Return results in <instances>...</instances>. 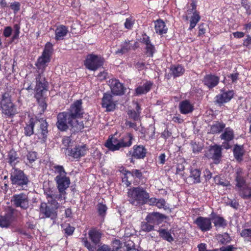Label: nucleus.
<instances>
[{
	"label": "nucleus",
	"instance_id": "f257e3e1",
	"mask_svg": "<svg viewBox=\"0 0 251 251\" xmlns=\"http://www.w3.org/2000/svg\"><path fill=\"white\" fill-rule=\"evenodd\" d=\"M53 48L50 42L46 43L43 53L36 63L38 75L36 76V84L35 88V97L38 100L41 98L42 93L47 87V81L43 74L50 60Z\"/></svg>",
	"mask_w": 251,
	"mask_h": 251
},
{
	"label": "nucleus",
	"instance_id": "f03ea898",
	"mask_svg": "<svg viewBox=\"0 0 251 251\" xmlns=\"http://www.w3.org/2000/svg\"><path fill=\"white\" fill-rule=\"evenodd\" d=\"M55 180L56 183L58 192L48 191L46 192V198L50 203L55 207L59 206L57 201L63 203L65 201L66 192V190L70 184V178L67 176H56Z\"/></svg>",
	"mask_w": 251,
	"mask_h": 251
},
{
	"label": "nucleus",
	"instance_id": "7ed1b4c3",
	"mask_svg": "<svg viewBox=\"0 0 251 251\" xmlns=\"http://www.w3.org/2000/svg\"><path fill=\"white\" fill-rule=\"evenodd\" d=\"M57 118L56 126L61 131H66L71 127L74 131L75 132L81 130L84 127L82 122L75 121L66 112L59 113Z\"/></svg>",
	"mask_w": 251,
	"mask_h": 251
},
{
	"label": "nucleus",
	"instance_id": "20e7f679",
	"mask_svg": "<svg viewBox=\"0 0 251 251\" xmlns=\"http://www.w3.org/2000/svg\"><path fill=\"white\" fill-rule=\"evenodd\" d=\"M129 201L132 205H143L147 203L149 198V193L146 188L142 186L133 187L128 190L127 192Z\"/></svg>",
	"mask_w": 251,
	"mask_h": 251
},
{
	"label": "nucleus",
	"instance_id": "39448f33",
	"mask_svg": "<svg viewBox=\"0 0 251 251\" xmlns=\"http://www.w3.org/2000/svg\"><path fill=\"white\" fill-rule=\"evenodd\" d=\"M0 108L2 114L6 117H13L18 113L16 105L12 102L9 92H5L1 95Z\"/></svg>",
	"mask_w": 251,
	"mask_h": 251
},
{
	"label": "nucleus",
	"instance_id": "423d86ee",
	"mask_svg": "<svg viewBox=\"0 0 251 251\" xmlns=\"http://www.w3.org/2000/svg\"><path fill=\"white\" fill-rule=\"evenodd\" d=\"M236 174V186L239 191V195L244 199L251 198V183H246L241 169L237 170Z\"/></svg>",
	"mask_w": 251,
	"mask_h": 251
},
{
	"label": "nucleus",
	"instance_id": "0eeeda50",
	"mask_svg": "<svg viewBox=\"0 0 251 251\" xmlns=\"http://www.w3.org/2000/svg\"><path fill=\"white\" fill-rule=\"evenodd\" d=\"M10 179L13 185L20 189L24 190L27 187L28 177L21 170L13 168L10 174Z\"/></svg>",
	"mask_w": 251,
	"mask_h": 251
},
{
	"label": "nucleus",
	"instance_id": "6e6552de",
	"mask_svg": "<svg viewBox=\"0 0 251 251\" xmlns=\"http://www.w3.org/2000/svg\"><path fill=\"white\" fill-rule=\"evenodd\" d=\"M101 235L102 234L100 231L96 229H91L88 232L89 239L91 243L89 242L86 238H83L82 242L85 247L89 251H96V246L100 243Z\"/></svg>",
	"mask_w": 251,
	"mask_h": 251
},
{
	"label": "nucleus",
	"instance_id": "1a4fd4ad",
	"mask_svg": "<svg viewBox=\"0 0 251 251\" xmlns=\"http://www.w3.org/2000/svg\"><path fill=\"white\" fill-rule=\"evenodd\" d=\"M103 64V59L100 56L93 54L87 55L85 61L84 65L89 70L96 71Z\"/></svg>",
	"mask_w": 251,
	"mask_h": 251
},
{
	"label": "nucleus",
	"instance_id": "9d476101",
	"mask_svg": "<svg viewBox=\"0 0 251 251\" xmlns=\"http://www.w3.org/2000/svg\"><path fill=\"white\" fill-rule=\"evenodd\" d=\"M67 112L75 121H78L76 119L80 117L83 113L82 100H79L75 101Z\"/></svg>",
	"mask_w": 251,
	"mask_h": 251
},
{
	"label": "nucleus",
	"instance_id": "9b49d317",
	"mask_svg": "<svg viewBox=\"0 0 251 251\" xmlns=\"http://www.w3.org/2000/svg\"><path fill=\"white\" fill-rule=\"evenodd\" d=\"M234 137L233 129L230 127L226 128L220 135L221 139L224 141L222 144V147L226 150L230 149L231 145L230 142L233 139Z\"/></svg>",
	"mask_w": 251,
	"mask_h": 251
},
{
	"label": "nucleus",
	"instance_id": "f8f14e48",
	"mask_svg": "<svg viewBox=\"0 0 251 251\" xmlns=\"http://www.w3.org/2000/svg\"><path fill=\"white\" fill-rule=\"evenodd\" d=\"M11 201L16 207H20L24 209L27 208L29 205L28 197L24 193L14 195Z\"/></svg>",
	"mask_w": 251,
	"mask_h": 251
},
{
	"label": "nucleus",
	"instance_id": "ddd939ff",
	"mask_svg": "<svg viewBox=\"0 0 251 251\" xmlns=\"http://www.w3.org/2000/svg\"><path fill=\"white\" fill-rule=\"evenodd\" d=\"M222 146L215 145L210 147L207 156L212 158L215 163L218 164L222 157Z\"/></svg>",
	"mask_w": 251,
	"mask_h": 251
},
{
	"label": "nucleus",
	"instance_id": "4468645a",
	"mask_svg": "<svg viewBox=\"0 0 251 251\" xmlns=\"http://www.w3.org/2000/svg\"><path fill=\"white\" fill-rule=\"evenodd\" d=\"M14 209L9 208L4 215H0V226L1 227H8L13 221Z\"/></svg>",
	"mask_w": 251,
	"mask_h": 251
},
{
	"label": "nucleus",
	"instance_id": "2eb2a0df",
	"mask_svg": "<svg viewBox=\"0 0 251 251\" xmlns=\"http://www.w3.org/2000/svg\"><path fill=\"white\" fill-rule=\"evenodd\" d=\"M195 223L203 232L210 230L212 228L211 219L209 218L199 217L195 220Z\"/></svg>",
	"mask_w": 251,
	"mask_h": 251
},
{
	"label": "nucleus",
	"instance_id": "dca6fc26",
	"mask_svg": "<svg viewBox=\"0 0 251 251\" xmlns=\"http://www.w3.org/2000/svg\"><path fill=\"white\" fill-rule=\"evenodd\" d=\"M88 150V148L86 145H78L70 150L69 155L75 159H78L84 156Z\"/></svg>",
	"mask_w": 251,
	"mask_h": 251
},
{
	"label": "nucleus",
	"instance_id": "f3484780",
	"mask_svg": "<svg viewBox=\"0 0 251 251\" xmlns=\"http://www.w3.org/2000/svg\"><path fill=\"white\" fill-rule=\"evenodd\" d=\"M48 203L50 204L52 206V208H50L47 205L46 203H41L40 207V211L41 214H44L45 217L46 218H50L51 219H54L56 216V213L55 211L57 207H55L53 205L48 201Z\"/></svg>",
	"mask_w": 251,
	"mask_h": 251
},
{
	"label": "nucleus",
	"instance_id": "a211bd4d",
	"mask_svg": "<svg viewBox=\"0 0 251 251\" xmlns=\"http://www.w3.org/2000/svg\"><path fill=\"white\" fill-rule=\"evenodd\" d=\"M109 85L111 92L114 95H122L124 94V87L123 84L119 82V80L111 79L109 81Z\"/></svg>",
	"mask_w": 251,
	"mask_h": 251
},
{
	"label": "nucleus",
	"instance_id": "6ab92c4d",
	"mask_svg": "<svg viewBox=\"0 0 251 251\" xmlns=\"http://www.w3.org/2000/svg\"><path fill=\"white\" fill-rule=\"evenodd\" d=\"M105 146L110 151H119L122 148L120 140L116 137V134L109 137L106 142Z\"/></svg>",
	"mask_w": 251,
	"mask_h": 251
},
{
	"label": "nucleus",
	"instance_id": "aec40b11",
	"mask_svg": "<svg viewBox=\"0 0 251 251\" xmlns=\"http://www.w3.org/2000/svg\"><path fill=\"white\" fill-rule=\"evenodd\" d=\"M234 94L233 90L222 91L221 93L216 97V101L219 104L227 102L233 98Z\"/></svg>",
	"mask_w": 251,
	"mask_h": 251
},
{
	"label": "nucleus",
	"instance_id": "412c9836",
	"mask_svg": "<svg viewBox=\"0 0 251 251\" xmlns=\"http://www.w3.org/2000/svg\"><path fill=\"white\" fill-rule=\"evenodd\" d=\"M102 107L106 108L107 111H112L115 109V103L112 100L111 94L104 93L102 99Z\"/></svg>",
	"mask_w": 251,
	"mask_h": 251
},
{
	"label": "nucleus",
	"instance_id": "4be33fe9",
	"mask_svg": "<svg viewBox=\"0 0 251 251\" xmlns=\"http://www.w3.org/2000/svg\"><path fill=\"white\" fill-rule=\"evenodd\" d=\"M132 149L133 151L129 152L132 157L136 159H143L146 156L147 150L143 146L135 145Z\"/></svg>",
	"mask_w": 251,
	"mask_h": 251
},
{
	"label": "nucleus",
	"instance_id": "5701e85b",
	"mask_svg": "<svg viewBox=\"0 0 251 251\" xmlns=\"http://www.w3.org/2000/svg\"><path fill=\"white\" fill-rule=\"evenodd\" d=\"M179 109L181 114H187L192 113L193 111L194 110V105L190 100H185L179 102Z\"/></svg>",
	"mask_w": 251,
	"mask_h": 251
},
{
	"label": "nucleus",
	"instance_id": "b1692460",
	"mask_svg": "<svg viewBox=\"0 0 251 251\" xmlns=\"http://www.w3.org/2000/svg\"><path fill=\"white\" fill-rule=\"evenodd\" d=\"M220 78L218 76L212 75H206L203 80V82L208 88H212L218 85Z\"/></svg>",
	"mask_w": 251,
	"mask_h": 251
},
{
	"label": "nucleus",
	"instance_id": "393cba45",
	"mask_svg": "<svg viewBox=\"0 0 251 251\" xmlns=\"http://www.w3.org/2000/svg\"><path fill=\"white\" fill-rule=\"evenodd\" d=\"M163 218V215L158 212H153L149 214L146 218V221L152 225H158L161 223Z\"/></svg>",
	"mask_w": 251,
	"mask_h": 251
},
{
	"label": "nucleus",
	"instance_id": "a878e982",
	"mask_svg": "<svg viewBox=\"0 0 251 251\" xmlns=\"http://www.w3.org/2000/svg\"><path fill=\"white\" fill-rule=\"evenodd\" d=\"M152 83L150 81H146L138 86L135 89V95H140L147 93L151 90Z\"/></svg>",
	"mask_w": 251,
	"mask_h": 251
},
{
	"label": "nucleus",
	"instance_id": "bb28decb",
	"mask_svg": "<svg viewBox=\"0 0 251 251\" xmlns=\"http://www.w3.org/2000/svg\"><path fill=\"white\" fill-rule=\"evenodd\" d=\"M68 31V28L65 25L57 26L55 30V39L57 41L63 40Z\"/></svg>",
	"mask_w": 251,
	"mask_h": 251
},
{
	"label": "nucleus",
	"instance_id": "cd10ccee",
	"mask_svg": "<svg viewBox=\"0 0 251 251\" xmlns=\"http://www.w3.org/2000/svg\"><path fill=\"white\" fill-rule=\"evenodd\" d=\"M122 148L129 147L132 144L133 136L131 133H126L119 139Z\"/></svg>",
	"mask_w": 251,
	"mask_h": 251
},
{
	"label": "nucleus",
	"instance_id": "c85d7f7f",
	"mask_svg": "<svg viewBox=\"0 0 251 251\" xmlns=\"http://www.w3.org/2000/svg\"><path fill=\"white\" fill-rule=\"evenodd\" d=\"M41 123L40 126V129L38 133V136L39 139H42L45 141L46 139L47 134L48 133V124L46 120L42 119Z\"/></svg>",
	"mask_w": 251,
	"mask_h": 251
},
{
	"label": "nucleus",
	"instance_id": "c756f323",
	"mask_svg": "<svg viewBox=\"0 0 251 251\" xmlns=\"http://www.w3.org/2000/svg\"><path fill=\"white\" fill-rule=\"evenodd\" d=\"M154 28L156 32L160 35L167 33L168 28L164 22L161 20H157L154 22Z\"/></svg>",
	"mask_w": 251,
	"mask_h": 251
},
{
	"label": "nucleus",
	"instance_id": "7c9ffc66",
	"mask_svg": "<svg viewBox=\"0 0 251 251\" xmlns=\"http://www.w3.org/2000/svg\"><path fill=\"white\" fill-rule=\"evenodd\" d=\"M170 70L171 74L175 77L182 75L185 72V69L180 65H172Z\"/></svg>",
	"mask_w": 251,
	"mask_h": 251
},
{
	"label": "nucleus",
	"instance_id": "2f4dec72",
	"mask_svg": "<svg viewBox=\"0 0 251 251\" xmlns=\"http://www.w3.org/2000/svg\"><path fill=\"white\" fill-rule=\"evenodd\" d=\"M121 172L123 174H126V175H129L132 176L134 179H141L143 177V174L141 170L138 169H133L131 171H128L125 170L124 168L121 170Z\"/></svg>",
	"mask_w": 251,
	"mask_h": 251
},
{
	"label": "nucleus",
	"instance_id": "473e14b6",
	"mask_svg": "<svg viewBox=\"0 0 251 251\" xmlns=\"http://www.w3.org/2000/svg\"><path fill=\"white\" fill-rule=\"evenodd\" d=\"M244 152L245 151L242 146L235 145L233 149V154L235 158L237 161H241L243 160Z\"/></svg>",
	"mask_w": 251,
	"mask_h": 251
},
{
	"label": "nucleus",
	"instance_id": "72a5a7b5",
	"mask_svg": "<svg viewBox=\"0 0 251 251\" xmlns=\"http://www.w3.org/2000/svg\"><path fill=\"white\" fill-rule=\"evenodd\" d=\"M212 219L214 226L216 228H224L227 225L226 221L223 217L215 215L214 217H212Z\"/></svg>",
	"mask_w": 251,
	"mask_h": 251
},
{
	"label": "nucleus",
	"instance_id": "f704fd0d",
	"mask_svg": "<svg viewBox=\"0 0 251 251\" xmlns=\"http://www.w3.org/2000/svg\"><path fill=\"white\" fill-rule=\"evenodd\" d=\"M34 125V119L31 118L24 128V133L26 136H30L33 134Z\"/></svg>",
	"mask_w": 251,
	"mask_h": 251
},
{
	"label": "nucleus",
	"instance_id": "c9c22d12",
	"mask_svg": "<svg viewBox=\"0 0 251 251\" xmlns=\"http://www.w3.org/2000/svg\"><path fill=\"white\" fill-rule=\"evenodd\" d=\"M200 19L201 17L199 13L195 10L193 12V15L190 19L189 29L191 30L194 28L196 26L197 24L200 21Z\"/></svg>",
	"mask_w": 251,
	"mask_h": 251
},
{
	"label": "nucleus",
	"instance_id": "e433bc0d",
	"mask_svg": "<svg viewBox=\"0 0 251 251\" xmlns=\"http://www.w3.org/2000/svg\"><path fill=\"white\" fill-rule=\"evenodd\" d=\"M201 172L198 169H191L190 177L192 179V182L197 183L200 182Z\"/></svg>",
	"mask_w": 251,
	"mask_h": 251
},
{
	"label": "nucleus",
	"instance_id": "4c0bfd02",
	"mask_svg": "<svg viewBox=\"0 0 251 251\" xmlns=\"http://www.w3.org/2000/svg\"><path fill=\"white\" fill-rule=\"evenodd\" d=\"M226 126L225 124L222 122H216L211 126L212 133H218L222 131Z\"/></svg>",
	"mask_w": 251,
	"mask_h": 251
},
{
	"label": "nucleus",
	"instance_id": "58836bf2",
	"mask_svg": "<svg viewBox=\"0 0 251 251\" xmlns=\"http://www.w3.org/2000/svg\"><path fill=\"white\" fill-rule=\"evenodd\" d=\"M158 232L159 236L164 240L169 242H171L174 240V238L171 235L170 231L164 229H160L158 230Z\"/></svg>",
	"mask_w": 251,
	"mask_h": 251
},
{
	"label": "nucleus",
	"instance_id": "ea45409f",
	"mask_svg": "<svg viewBox=\"0 0 251 251\" xmlns=\"http://www.w3.org/2000/svg\"><path fill=\"white\" fill-rule=\"evenodd\" d=\"M52 169L54 173L57 174L56 176H67V173L63 166L55 165L53 166Z\"/></svg>",
	"mask_w": 251,
	"mask_h": 251
},
{
	"label": "nucleus",
	"instance_id": "a19ab883",
	"mask_svg": "<svg viewBox=\"0 0 251 251\" xmlns=\"http://www.w3.org/2000/svg\"><path fill=\"white\" fill-rule=\"evenodd\" d=\"M8 163L11 166H15L18 162V157L15 151H11L8 154Z\"/></svg>",
	"mask_w": 251,
	"mask_h": 251
},
{
	"label": "nucleus",
	"instance_id": "79ce46f5",
	"mask_svg": "<svg viewBox=\"0 0 251 251\" xmlns=\"http://www.w3.org/2000/svg\"><path fill=\"white\" fill-rule=\"evenodd\" d=\"M141 230L145 232H149L154 229V226L147 221L141 223Z\"/></svg>",
	"mask_w": 251,
	"mask_h": 251
},
{
	"label": "nucleus",
	"instance_id": "37998d69",
	"mask_svg": "<svg viewBox=\"0 0 251 251\" xmlns=\"http://www.w3.org/2000/svg\"><path fill=\"white\" fill-rule=\"evenodd\" d=\"M240 235L245 240L251 242V228L243 229Z\"/></svg>",
	"mask_w": 251,
	"mask_h": 251
},
{
	"label": "nucleus",
	"instance_id": "c03bdc74",
	"mask_svg": "<svg viewBox=\"0 0 251 251\" xmlns=\"http://www.w3.org/2000/svg\"><path fill=\"white\" fill-rule=\"evenodd\" d=\"M217 238L218 241L222 244H226L230 242L231 241L230 237L226 233H224L223 234L219 235Z\"/></svg>",
	"mask_w": 251,
	"mask_h": 251
},
{
	"label": "nucleus",
	"instance_id": "a18cd8bd",
	"mask_svg": "<svg viewBox=\"0 0 251 251\" xmlns=\"http://www.w3.org/2000/svg\"><path fill=\"white\" fill-rule=\"evenodd\" d=\"M157 208L167 210L169 208V204L163 199H158L156 205Z\"/></svg>",
	"mask_w": 251,
	"mask_h": 251
},
{
	"label": "nucleus",
	"instance_id": "49530a36",
	"mask_svg": "<svg viewBox=\"0 0 251 251\" xmlns=\"http://www.w3.org/2000/svg\"><path fill=\"white\" fill-rule=\"evenodd\" d=\"M26 157L29 163H32L37 159V153L35 151H29L27 154Z\"/></svg>",
	"mask_w": 251,
	"mask_h": 251
},
{
	"label": "nucleus",
	"instance_id": "de8ad7c7",
	"mask_svg": "<svg viewBox=\"0 0 251 251\" xmlns=\"http://www.w3.org/2000/svg\"><path fill=\"white\" fill-rule=\"evenodd\" d=\"M121 243L119 240H114L112 244V251H119L121 248Z\"/></svg>",
	"mask_w": 251,
	"mask_h": 251
},
{
	"label": "nucleus",
	"instance_id": "09e8293b",
	"mask_svg": "<svg viewBox=\"0 0 251 251\" xmlns=\"http://www.w3.org/2000/svg\"><path fill=\"white\" fill-rule=\"evenodd\" d=\"M98 210L99 214L102 216H103L106 213L107 207L105 204L102 203H99L98 204Z\"/></svg>",
	"mask_w": 251,
	"mask_h": 251
},
{
	"label": "nucleus",
	"instance_id": "8fccbe9b",
	"mask_svg": "<svg viewBox=\"0 0 251 251\" xmlns=\"http://www.w3.org/2000/svg\"><path fill=\"white\" fill-rule=\"evenodd\" d=\"M21 4L18 1L12 2L10 4V7L13 11L15 14H17L20 9Z\"/></svg>",
	"mask_w": 251,
	"mask_h": 251
},
{
	"label": "nucleus",
	"instance_id": "3c124183",
	"mask_svg": "<svg viewBox=\"0 0 251 251\" xmlns=\"http://www.w3.org/2000/svg\"><path fill=\"white\" fill-rule=\"evenodd\" d=\"M128 115L130 118L136 121L139 119L140 114V112H137L134 110H131L128 111Z\"/></svg>",
	"mask_w": 251,
	"mask_h": 251
},
{
	"label": "nucleus",
	"instance_id": "603ef678",
	"mask_svg": "<svg viewBox=\"0 0 251 251\" xmlns=\"http://www.w3.org/2000/svg\"><path fill=\"white\" fill-rule=\"evenodd\" d=\"M146 49L147 54L150 56H152L155 51V49L153 45L151 44H148L146 46Z\"/></svg>",
	"mask_w": 251,
	"mask_h": 251
},
{
	"label": "nucleus",
	"instance_id": "864d4df0",
	"mask_svg": "<svg viewBox=\"0 0 251 251\" xmlns=\"http://www.w3.org/2000/svg\"><path fill=\"white\" fill-rule=\"evenodd\" d=\"M215 180L216 184L223 186H227L230 185L229 182L228 181L221 179L219 177H215Z\"/></svg>",
	"mask_w": 251,
	"mask_h": 251
},
{
	"label": "nucleus",
	"instance_id": "5fc2aeb1",
	"mask_svg": "<svg viewBox=\"0 0 251 251\" xmlns=\"http://www.w3.org/2000/svg\"><path fill=\"white\" fill-rule=\"evenodd\" d=\"M134 23V21L131 18H127L125 23V27L128 29H130L132 27Z\"/></svg>",
	"mask_w": 251,
	"mask_h": 251
},
{
	"label": "nucleus",
	"instance_id": "6e6d98bb",
	"mask_svg": "<svg viewBox=\"0 0 251 251\" xmlns=\"http://www.w3.org/2000/svg\"><path fill=\"white\" fill-rule=\"evenodd\" d=\"M184 169L185 166L183 163L177 164L176 166V174L184 176L183 173Z\"/></svg>",
	"mask_w": 251,
	"mask_h": 251
},
{
	"label": "nucleus",
	"instance_id": "4d7b16f0",
	"mask_svg": "<svg viewBox=\"0 0 251 251\" xmlns=\"http://www.w3.org/2000/svg\"><path fill=\"white\" fill-rule=\"evenodd\" d=\"M96 251H112V249L107 245L101 244L99 246Z\"/></svg>",
	"mask_w": 251,
	"mask_h": 251
},
{
	"label": "nucleus",
	"instance_id": "13d9d810",
	"mask_svg": "<svg viewBox=\"0 0 251 251\" xmlns=\"http://www.w3.org/2000/svg\"><path fill=\"white\" fill-rule=\"evenodd\" d=\"M74 230L75 228L74 227L68 225L65 228H64L65 233L67 236L71 235L73 233Z\"/></svg>",
	"mask_w": 251,
	"mask_h": 251
},
{
	"label": "nucleus",
	"instance_id": "bf43d9fd",
	"mask_svg": "<svg viewBox=\"0 0 251 251\" xmlns=\"http://www.w3.org/2000/svg\"><path fill=\"white\" fill-rule=\"evenodd\" d=\"M12 28L10 26H7L5 27L3 34L5 37H9L12 33Z\"/></svg>",
	"mask_w": 251,
	"mask_h": 251
},
{
	"label": "nucleus",
	"instance_id": "052dcab7",
	"mask_svg": "<svg viewBox=\"0 0 251 251\" xmlns=\"http://www.w3.org/2000/svg\"><path fill=\"white\" fill-rule=\"evenodd\" d=\"M71 142V139L70 137H64L62 139V144L66 148L70 146Z\"/></svg>",
	"mask_w": 251,
	"mask_h": 251
},
{
	"label": "nucleus",
	"instance_id": "680f3d73",
	"mask_svg": "<svg viewBox=\"0 0 251 251\" xmlns=\"http://www.w3.org/2000/svg\"><path fill=\"white\" fill-rule=\"evenodd\" d=\"M158 199L155 198H148V201H147V203H148L150 205L155 206Z\"/></svg>",
	"mask_w": 251,
	"mask_h": 251
},
{
	"label": "nucleus",
	"instance_id": "e2e57ef3",
	"mask_svg": "<svg viewBox=\"0 0 251 251\" xmlns=\"http://www.w3.org/2000/svg\"><path fill=\"white\" fill-rule=\"evenodd\" d=\"M124 176L123 177V178H122L123 182H125V184H126V185L127 186H130L131 183V180H129L128 179L130 176L129 175H126V174H124Z\"/></svg>",
	"mask_w": 251,
	"mask_h": 251
},
{
	"label": "nucleus",
	"instance_id": "0e129e2a",
	"mask_svg": "<svg viewBox=\"0 0 251 251\" xmlns=\"http://www.w3.org/2000/svg\"><path fill=\"white\" fill-rule=\"evenodd\" d=\"M199 251H210L206 250V245L204 243H201L198 246Z\"/></svg>",
	"mask_w": 251,
	"mask_h": 251
},
{
	"label": "nucleus",
	"instance_id": "69168bd1",
	"mask_svg": "<svg viewBox=\"0 0 251 251\" xmlns=\"http://www.w3.org/2000/svg\"><path fill=\"white\" fill-rule=\"evenodd\" d=\"M204 176L206 180H209L211 178L212 176V174L211 172L208 170L205 169L203 171Z\"/></svg>",
	"mask_w": 251,
	"mask_h": 251
},
{
	"label": "nucleus",
	"instance_id": "338daca9",
	"mask_svg": "<svg viewBox=\"0 0 251 251\" xmlns=\"http://www.w3.org/2000/svg\"><path fill=\"white\" fill-rule=\"evenodd\" d=\"M238 73L232 74L228 77L231 79L232 82L235 83L238 79Z\"/></svg>",
	"mask_w": 251,
	"mask_h": 251
},
{
	"label": "nucleus",
	"instance_id": "774afa93",
	"mask_svg": "<svg viewBox=\"0 0 251 251\" xmlns=\"http://www.w3.org/2000/svg\"><path fill=\"white\" fill-rule=\"evenodd\" d=\"M243 45L246 47L251 45V37L250 35L247 36V38L244 40Z\"/></svg>",
	"mask_w": 251,
	"mask_h": 251
}]
</instances>
